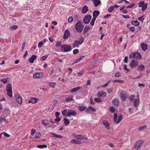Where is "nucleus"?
<instances>
[{"mask_svg":"<svg viewBox=\"0 0 150 150\" xmlns=\"http://www.w3.org/2000/svg\"><path fill=\"white\" fill-rule=\"evenodd\" d=\"M61 50L63 52H68L71 50V47L68 45H62L61 47Z\"/></svg>","mask_w":150,"mask_h":150,"instance_id":"39448f33","label":"nucleus"},{"mask_svg":"<svg viewBox=\"0 0 150 150\" xmlns=\"http://www.w3.org/2000/svg\"><path fill=\"white\" fill-rule=\"evenodd\" d=\"M62 115L66 117H70L71 116H75L76 114V112L71 110L65 109L63 110L62 112Z\"/></svg>","mask_w":150,"mask_h":150,"instance_id":"f257e3e1","label":"nucleus"},{"mask_svg":"<svg viewBox=\"0 0 150 150\" xmlns=\"http://www.w3.org/2000/svg\"><path fill=\"white\" fill-rule=\"evenodd\" d=\"M81 87L80 86L77 87L76 88H74L72 89L70 91L71 93H73L76 92L77 91L79 90L81 88Z\"/></svg>","mask_w":150,"mask_h":150,"instance_id":"a878e982","label":"nucleus"},{"mask_svg":"<svg viewBox=\"0 0 150 150\" xmlns=\"http://www.w3.org/2000/svg\"><path fill=\"white\" fill-rule=\"evenodd\" d=\"M47 55L44 56H42L41 57V59H42L43 60H45L47 59Z\"/></svg>","mask_w":150,"mask_h":150,"instance_id":"338daca9","label":"nucleus"},{"mask_svg":"<svg viewBox=\"0 0 150 150\" xmlns=\"http://www.w3.org/2000/svg\"><path fill=\"white\" fill-rule=\"evenodd\" d=\"M36 132V130L35 129H32L31 131V134L32 136H33L34 135V134Z\"/></svg>","mask_w":150,"mask_h":150,"instance_id":"bf43d9fd","label":"nucleus"},{"mask_svg":"<svg viewBox=\"0 0 150 150\" xmlns=\"http://www.w3.org/2000/svg\"><path fill=\"white\" fill-rule=\"evenodd\" d=\"M46 39H44L43 40L41 41L38 44V47L39 48H41L42 45H43L44 44L45 42H46Z\"/></svg>","mask_w":150,"mask_h":150,"instance_id":"6ab92c4d","label":"nucleus"},{"mask_svg":"<svg viewBox=\"0 0 150 150\" xmlns=\"http://www.w3.org/2000/svg\"><path fill=\"white\" fill-rule=\"evenodd\" d=\"M147 126L146 125H144L139 128V130L140 131H143L146 130V129Z\"/></svg>","mask_w":150,"mask_h":150,"instance_id":"72a5a7b5","label":"nucleus"},{"mask_svg":"<svg viewBox=\"0 0 150 150\" xmlns=\"http://www.w3.org/2000/svg\"><path fill=\"white\" fill-rule=\"evenodd\" d=\"M42 124L43 125L45 126L48 124L47 121L46 120H42Z\"/></svg>","mask_w":150,"mask_h":150,"instance_id":"de8ad7c7","label":"nucleus"},{"mask_svg":"<svg viewBox=\"0 0 150 150\" xmlns=\"http://www.w3.org/2000/svg\"><path fill=\"white\" fill-rule=\"evenodd\" d=\"M37 57V56L36 55L33 54L32 56L29 59V62L31 63H33L34 61L36 59Z\"/></svg>","mask_w":150,"mask_h":150,"instance_id":"ddd939ff","label":"nucleus"},{"mask_svg":"<svg viewBox=\"0 0 150 150\" xmlns=\"http://www.w3.org/2000/svg\"><path fill=\"white\" fill-rule=\"evenodd\" d=\"M144 1H141L138 3V6L139 7H142L144 4Z\"/></svg>","mask_w":150,"mask_h":150,"instance_id":"79ce46f5","label":"nucleus"},{"mask_svg":"<svg viewBox=\"0 0 150 150\" xmlns=\"http://www.w3.org/2000/svg\"><path fill=\"white\" fill-rule=\"evenodd\" d=\"M6 121V119L3 117H0V121L1 122H5Z\"/></svg>","mask_w":150,"mask_h":150,"instance_id":"4d7b16f0","label":"nucleus"},{"mask_svg":"<svg viewBox=\"0 0 150 150\" xmlns=\"http://www.w3.org/2000/svg\"><path fill=\"white\" fill-rule=\"evenodd\" d=\"M124 81L121 80H115L113 81V82H119L120 83H122Z\"/></svg>","mask_w":150,"mask_h":150,"instance_id":"09e8293b","label":"nucleus"},{"mask_svg":"<svg viewBox=\"0 0 150 150\" xmlns=\"http://www.w3.org/2000/svg\"><path fill=\"white\" fill-rule=\"evenodd\" d=\"M94 100L95 102L97 103H100L102 101L101 99L98 98H94Z\"/></svg>","mask_w":150,"mask_h":150,"instance_id":"c9c22d12","label":"nucleus"},{"mask_svg":"<svg viewBox=\"0 0 150 150\" xmlns=\"http://www.w3.org/2000/svg\"><path fill=\"white\" fill-rule=\"evenodd\" d=\"M42 76V73L41 72H37L35 73L33 76L34 78H40Z\"/></svg>","mask_w":150,"mask_h":150,"instance_id":"f8f14e48","label":"nucleus"},{"mask_svg":"<svg viewBox=\"0 0 150 150\" xmlns=\"http://www.w3.org/2000/svg\"><path fill=\"white\" fill-rule=\"evenodd\" d=\"M79 52V50L78 49H75L73 50V54H77Z\"/></svg>","mask_w":150,"mask_h":150,"instance_id":"864d4df0","label":"nucleus"},{"mask_svg":"<svg viewBox=\"0 0 150 150\" xmlns=\"http://www.w3.org/2000/svg\"><path fill=\"white\" fill-rule=\"evenodd\" d=\"M37 100L36 98H32L28 100V103H36Z\"/></svg>","mask_w":150,"mask_h":150,"instance_id":"b1692460","label":"nucleus"},{"mask_svg":"<svg viewBox=\"0 0 150 150\" xmlns=\"http://www.w3.org/2000/svg\"><path fill=\"white\" fill-rule=\"evenodd\" d=\"M138 20L142 22L144 20V18L143 16H142L138 18Z\"/></svg>","mask_w":150,"mask_h":150,"instance_id":"0e129e2a","label":"nucleus"},{"mask_svg":"<svg viewBox=\"0 0 150 150\" xmlns=\"http://www.w3.org/2000/svg\"><path fill=\"white\" fill-rule=\"evenodd\" d=\"M52 135H53V137L59 138H62V136L61 135L57 134L54 133H52Z\"/></svg>","mask_w":150,"mask_h":150,"instance_id":"473e14b6","label":"nucleus"},{"mask_svg":"<svg viewBox=\"0 0 150 150\" xmlns=\"http://www.w3.org/2000/svg\"><path fill=\"white\" fill-rule=\"evenodd\" d=\"M103 123L104 125H105L106 128L107 129H109V124L108 122V121L106 120H103Z\"/></svg>","mask_w":150,"mask_h":150,"instance_id":"393cba45","label":"nucleus"},{"mask_svg":"<svg viewBox=\"0 0 150 150\" xmlns=\"http://www.w3.org/2000/svg\"><path fill=\"white\" fill-rule=\"evenodd\" d=\"M79 110L80 111H82L86 109V107L84 106H80L79 107Z\"/></svg>","mask_w":150,"mask_h":150,"instance_id":"4c0bfd02","label":"nucleus"},{"mask_svg":"<svg viewBox=\"0 0 150 150\" xmlns=\"http://www.w3.org/2000/svg\"><path fill=\"white\" fill-rule=\"evenodd\" d=\"M84 73V71H80V72L77 73V74L78 76L82 75Z\"/></svg>","mask_w":150,"mask_h":150,"instance_id":"69168bd1","label":"nucleus"},{"mask_svg":"<svg viewBox=\"0 0 150 150\" xmlns=\"http://www.w3.org/2000/svg\"><path fill=\"white\" fill-rule=\"evenodd\" d=\"M73 17L71 16L69 17L68 19V21L69 23H71L73 21Z\"/></svg>","mask_w":150,"mask_h":150,"instance_id":"6e6d98bb","label":"nucleus"},{"mask_svg":"<svg viewBox=\"0 0 150 150\" xmlns=\"http://www.w3.org/2000/svg\"><path fill=\"white\" fill-rule=\"evenodd\" d=\"M129 57L131 59H139L141 58V56L138 52H131L129 55Z\"/></svg>","mask_w":150,"mask_h":150,"instance_id":"f03ea898","label":"nucleus"},{"mask_svg":"<svg viewBox=\"0 0 150 150\" xmlns=\"http://www.w3.org/2000/svg\"><path fill=\"white\" fill-rule=\"evenodd\" d=\"M130 30L132 32H134L135 30L134 29V27L133 26H132L130 28Z\"/></svg>","mask_w":150,"mask_h":150,"instance_id":"e2e57ef3","label":"nucleus"},{"mask_svg":"<svg viewBox=\"0 0 150 150\" xmlns=\"http://www.w3.org/2000/svg\"><path fill=\"white\" fill-rule=\"evenodd\" d=\"M134 5H135V4L134 3H133L130 6H127L126 7V8H132L133 7H134Z\"/></svg>","mask_w":150,"mask_h":150,"instance_id":"13d9d810","label":"nucleus"},{"mask_svg":"<svg viewBox=\"0 0 150 150\" xmlns=\"http://www.w3.org/2000/svg\"><path fill=\"white\" fill-rule=\"evenodd\" d=\"M8 79V78H4L3 79H1V81L3 83H5L7 82Z\"/></svg>","mask_w":150,"mask_h":150,"instance_id":"c03bdc74","label":"nucleus"},{"mask_svg":"<svg viewBox=\"0 0 150 150\" xmlns=\"http://www.w3.org/2000/svg\"><path fill=\"white\" fill-rule=\"evenodd\" d=\"M88 11V7L86 6H84L82 10V13H86Z\"/></svg>","mask_w":150,"mask_h":150,"instance_id":"7c9ffc66","label":"nucleus"},{"mask_svg":"<svg viewBox=\"0 0 150 150\" xmlns=\"http://www.w3.org/2000/svg\"><path fill=\"white\" fill-rule=\"evenodd\" d=\"M70 35V33L69 30L67 29L64 32L63 36V38L64 39H67L68 38Z\"/></svg>","mask_w":150,"mask_h":150,"instance_id":"9b49d317","label":"nucleus"},{"mask_svg":"<svg viewBox=\"0 0 150 150\" xmlns=\"http://www.w3.org/2000/svg\"><path fill=\"white\" fill-rule=\"evenodd\" d=\"M64 122L65 125L66 126H67L70 123L69 121L66 118L64 119Z\"/></svg>","mask_w":150,"mask_h":150,"instance_id":"c756f323","label":"nucleus"},{"mask_svg":"<svg viewBox=\"0 0 150 150\" xmlns=\"http://www.w3.org/2000/svg\"><path fill=\"white\" fill-rule=\"evenodd\" d=\"M106 95V93L105 92L100 91L98 92L97 94V96L99 97L102 96L105 97Z\"/></svg>","mask_w":150,"mask_h":150,"instance_id":"a211bd4d","label":"nucleus"},{"mask_svg":"<svg viewBox=\"0 0 150 150\" xmlns=\"http://www.w3.org/2000/svg\"><path fill=\"white\" fill-rule=\"evenodd\" d=\"M56 83L55 82L48 83V85L51 87L54 88Z\"/></svg>","mask_w":150,"mask_h":150,"instance_id":"58836bf2","label":"nucleus"},{"mask_svg":"<svg viewBox=\"0 0 150 150\" xmlns=\"http://www.w3.org/2000/svg\"><path fill=\"white\" fill-rule=\"evenodd\" d=\"M140 46L142 50L144 51L146 50L147 49V46L145 43H142Z\"/></svg>","mask_w":150,"mask_h":150,"instance_id":"5701e85b","label":"nucleus"},{"mask_svg":"<svg viewBox=\"0 0 150 150\" xmlns=\"http://www.w3.org/2000/svg\"><path fill=\"white\" fill-rule=\"evenodd\" d=\"M61 45V42L58 41H57V43L55 45V46L57 47H59Z\"/></svg>","mask_w":150,"mask_h":150,"instance_id":"680f3d73","label":"nucleus"},{"mask_svg":"<svg viewBox=\"0 0 150 150\" xmlns=\"http://www.w3.org/2000/svg\"><path fill=\"white\" fill-rule=\"evenodd\" d=\"M74 96L71 95H67L65 98V100L67 102H69L72 101L73 100V98Z\"/></svg>","mask_w":150,"mask_h":150,"instance_id":"4468645a","label":"nucleus"},{"mask_svg":"<svg viewBox=\"0 0 150 150\" xmlns=\"http://www.w3.org/2000/svg\"><path fill=\"white\" fill-rule=\"evenodd\" d=\"M12 86L10 83H8L6 86V91H12Z\"/></svg>","mask_w":150,"mask_h":150,"instance_id":"cd10ccee","label":"nucleus"},{"mask_svg":"<svg viewBox=\"0 0 150 150\" xmlns=\"http://www.w3.org/2000/svg\"><path fill=\"white\" fill-rule=\"evenodd\" d=\"M84 40V39L83 38V37L81 36V37L80 41L77 40H75L72 44L73 47H78L79 45L81 44L83 42Z\"/></svg>","mask_w":150,"mask_h":150,"instance_id":"20e7f679","label":"nucleus"},{"mask_svg":"<svg viewBox=\"0 0 150 150\" xmlns=\"http://www.w3.org/2000/svg\"><path fill=\"white\" fill-rule=\"evenodd\" d=\"M112 103L115 106H117L119 104V101L117 99H115L112 100Z\"/></svg>","mask_w":150,"mask_h":150,"instance_id":"412c9836","label":"nucleus"},{"mask_svg":"<svg viewBox=\"0 0 150 150\" xmlns=\"http://www.w3.org/2000/svg\"><path fill=\"white\" fill-rule=\"evenodd\" d=\"M70 142L71 143L74 144H79L78 141L76 139H72Z\"/></svg>","mask_w":150,"mask_h":150,"instance_id":"f704fd0d","label":"nucleus"},{"mask_svg":"<svg viewBox=\"0 0 150 150\" xmlns=\"http://www.w3.org/2000/svg\"><path fill=\"white\" fill-rule=\"evenodd\" d=\"M117 114L116 113H114V121L116 122V123L118 124L120 123V122L122 120V115H120L118 117V118L117 119Z\"/></svg>","mask_w":150,"mask_h":150,"instance_id":"0eeeda50","label":"nucleus"},{"mask_svg":"<svg viewBox=\"0 0 150 150\" xmlns=\"http://www.w3.org/2000/svg\"><path fill=\"white\" fill-rule=\"evenodd\" d=\"M96 19L95 18H93L90 22V24L92 26H93L94 24V22Z\"/></svg>","mask_w":150,"mask_h":150,"instance_id":"e433bc0d","label":"nucleus"},{"mask_svg":"<svg viewBox=\"0 0 150 150\" xmlns=\"http://www.w3.org/2000/svg\"><path fill=\"white\" fill-rule=\"evenodd\" d=\"M139 102V94L137 95V98H135L134 102V105L135 107H137Z\"/></svg>","mask_w":150,"mask_h":150,"instance_id":"9d476101","label":"nucleus"},{"mask_svg":"<svg viewBox=\"0 0 150 150\" xmlns=\"http://www.w3.org/2000/svg\"><path fill=\"white\" fill-rule=\"evenodd\" d=\"M41 134L40 133L37 132L35 134V137L37 139H39L40 137Z\"/></svg>","mask_w":150,"mask_h":150,"instance_id":"a18cd8bd","label":"nucleus"},{"mask_svg":"<svg viewBox=\"0 0 150 150\" xmlns=\"http://www.w3.org/2000/svg\"><path fill=\"white\" fill-rule=\"evenodd\" d=\"M18 28V26L17 25H15L14 26H11L10 27V29H16Z\"/></svg>","mask_w":150,"mask_h":150,"instance_id":"5fc2aeb1","label":"nucleus"},{"mask_svg":"<svg viewBox=\"0 0 150 150\" xmlns=\"http://www.w3.org/2000/svg\"><path fill=\"white\" fill-rule=\"evenodd\" d=\"M121 76V74L120 72H117L116 73L115 75V77H117L120 76Z\"/></svg>","mask_w":150,"mask_h":150,"instance_id":"052dcab7","label":"nucleus"},{"mask_svg":"<svg viewBox=\"0 0 150 150\" xmlns=\"http://www.w3.org/2000/svg\"><path fill=\"white\" fill-rule=\"evenodd\" d=\"M144 143L143 141L142 140H138L134 144V146L135 150H138L142 146Z\"/></svg>","mask_w":150,"mask_h":150,"instance_id":"423d86ee","label":"nucleus"},{"mask_svg":"<svg viewBox=\"0 0 150 150\" xmlns=\"http://www.w3.org/2000/svg\"><path fill=\"white\" fill-rule=\"evenodd\" d=\"M37 147L40 148H46L47 147V146L45 144H43L42 145H38L37 146Z\"/></svg>","mask_w":150,"mask_h":150,"instance_id":"49530a36","label":"nucleus"},{"mask_svg":"<svg viewBox=\"0 0 150 150\" xmlns=\"http://www.w3.org/2000/svg\"><path fill=\"white\" fill-rule=\"evenodd\" d=\"M87 113H89L91 111L95 112L96 111V109L91 106H90L87 108L86 111Z\"/></svg>","mask_w":150,"mask_h":150,"instance_id":"dca6fc26","label":"nucleus"},{"mask_svg":"<svg viewBox=\"0 0 150 150\" xmlns=\"http://www.w3.org/2000/svg\"><path fill=\"white\" fill-rule=\"evenodd\" d=\"M84 26L82 25L81 21L78 22L75 25V28L76 31L79 33L81 32L83 30Z\"/></svg>","mask_w":150,"mask_h":150,"instance_id":"7ed1b4c3","label":"nucleus"},{"mask_svg":"<svg viewBox=\"0 0 150 150\" xmlns=\"http://www.w3.org/2000/svg\"><path fill=\"white\" fill-rule=\"evenodd\" d=\"M121 99L123 100H125L127 98L126 93L124 91H122L120 95Z\"/></svg>","mask_w":150,"mask_h":150,"instance_id":"f3484780","label":"nucleus"},{"mask_svg":"<svg viewBox=\"0 0 150 150\" xmlns=\"http://www.w3.org/2000/svg\"><path fill=\"white\" fill-rule=\"evenodd\" d=\"M110 81H108L107 83H106L105 84L103 85L101 87L103 88H105L108 85L109 83L110 82Z\"/></svg>","mask_w":150,"mask_h":150,"instance_id":"3c124183","label":"nucleus"},{"mask_svg":"<svg viewBox=\"0 0 150 150\" xmlns=\"http://www.w3.org/2000/svg\"><path fill=\"white\" fill-rule=\"evenodd\" d=\"M142 10L143 11L145 10L147 8V4L143 5L142 6Z\"/></svg>","mask_w":150,"mask_h":150,"instance_id":"8fccbe9b","label":"nucleus"},{"mask_svg":"<svg viewBox=\"0 0 150 150\" xmlns=\"http://www.w3.org/2000/svg\"><path fill=\"white\" fill-rule=\"evenodd\" d=\"M114 8V6H111L108 8V11L109 12H111L113 10Z\"/></svg>","mask_w":150,"mask_h":150,"instance_id":"ea45409f","label":"nucleus"},{"mask_svg":"<svg viewBox=\"0 0 150 150\" xmlns=\"http://www.w3.org/2000/svg\"><path fill=\"white\" fill-rule=\"evenodd\" d=\"M139 23L137 21H132L131 22V24L134 26H138L139 25Z\"/></svg>","mask_w":150,"mask_h":150,"instance_id":"2f4dec72","label":"nucleus"},{"mask_svg":"<svg viewBox=\"0 0 150 150\" xmlns=\"http://www.w3.org/2000/svg\"><path fill=\"white\" fill-rule=\"evenodd\" d=\"M91 18V16L90 15H88L85 16L83 20V23L86 24H88Z\"/></svg>","mask_w":150,"mask_h":150,"instance_id":"1a4fd4ad","label":"nucleus"},{"mask_svg":"<svg viewBox=\"0 0 150 150\" xmlns=\"http://www.w3.org/2000/svg\"><path fill=\"white\" fill-rule=\"evenodd\" d=\"M16 99L19 104H21L22 103V99L20 96H18L16 97Z\"/></svg>","mask_w":150,"mask_h":150,"instance_id":"aec40b11","label":"nucleus"},{"mask_svg":"<svg viewBox=\"0 0 150 150\" xmlns=\"http://www.w3.org/2000/svg\"><path fill=\"white\" fill-rule=\"evenodd\" d=\"M110 111L112 112H115V109L113 107H111L110 109Z\"/></svg>","mask_w":150,"mask_h":150,"instance_id":"603ef678","label":"nucleus"},{"mask_svg":"<svg viewBox=\"0 0 150 150\" xmlns=\"http://www.w3.org/2000/svg\"><path fill=\"white\" fill-rule=\"evenodd\" d=\"M144 67H145L144 65L142 64H141L137 68V70L139 71H142L144 69Z\"/></svg>","mask_w":150,"mask_h":150,"instance_id":"bb28decb","label":"nucleus"},{"mask_svg":"<svg viewBox=\"0 0 150 150\" xmlns=\"http://www.w3.org/2000/svg\"><path fill=\"white\" fill-rule=\"evenodd\" d=\"M3 134V135L6 137H8L10 136L9 135L5 132H4Z\"/></svg>","mask_w":150,"mask_h":150,"instance_id":"774afa93","label":"nucleus"},{"mask_svg":"<svg viewBox=\"0 0 150 150\" xmlns=\"http://www.w3.org/2000/svg\"><path fill=\"white\" fill-rule=\"evenodd\" d=\"M90 29V27L89 26L85 27L84 29L83 33H86Z\"/></svg>","mask_w":150,"mask_h":150,"instance_id":"37998d69","label":"nucleus"},{"mask_svg":"<svg viewBox=\"0 0 150 150\" xmlns=\"http://www.w3.org/2000/svg\"><path fill=\"white\" fill-rule=\"evenodd\" d=\"M92 1L94 6L96 7L98 6L101 3L100 0H92Z\"/></svg>","mask_w":150,"mask_h":150,"instance_id":"2eb2a0df","label":"nucleus"},{"mask_svg":"<svg viewBox=\"0 0 150 150\" xmlns=\"http://www.w3.org/2000/svg\"><path fill=\"white\" fill-rule=\"evenodd\" d=\"M100 14V12L98 11H94L93 13V18H96Z\"/></svg>","mask_w":150,"mask_h":150,"instance_id":"4be33fe9","label":"nucleus"},{"mask_svg":"<svg viewBox=\"0 0 150 150\" xmlns=\"http://www.w3.org/2000/svg\"><path fill=\"white\" fill-rule=\"evenodd\" d=\"M7 92V94L10 97L12 96V91H6Z\"/></svg>","mask_w":150,"mask_h":150,"instance_id":"a19ab883","label":"nucleus"},{"mask_svg":"<svg viewBox=\"0 0 150 150\" xmlns=\"http://www.w3.org/2000/svg\"><path fill=\"white\" fill-rule=\"evenodd\" d=\"M138 64V63L137 61L133 60L131 61L129 63V66L131 68H134L137 66Z\"/></svg>","mask_w":150,"mask_h":150,"instance_id":"6e6552de","label":"nucleus"},{"mask_svg":"<svg viewBox=\"0 0 150 150\" xmlns=\"http://www.w3.org/2000/svg\"><path fill=\"white\" fill-rule=\"evenodd\" d=\"M74 137L78 140H82V135H76L75 134L73 135Z\"/></svg>","mask_w":150,"mask_h":150,"instance_id":"c85d7f7f","label":"nucleus"}]
</instances>
